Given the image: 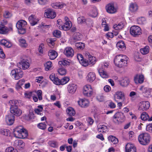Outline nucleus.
I'll return each mask as SVG.
<instances>
[{"instance_id": "2f4dec72", "label": "nucleus", "mask_w": 152, "mask_h": 152, "mask_svg": "<svg viewBox=\"0 0 152 152\" xmlns=\"http://www.w3.org/2000/svg\"><path fill=\"white\" fill-rule=\"evenodd\" d=\"M129 9L132 12H135L138 9V6L136 3H132L130 4Z\"/></svg>"}, {"instance_id": "cd10ccee", "label": "nucleus", "mask_w": 152, "mask_h": 152, "mask_svg": "<svg viewBox=\"0 0 152 152\" xmlns=\"http://www.w3.org/2000/svg\"><path fill=\"white\" fill-rule=\"evenodd\" d=\"M140 90L142 91L143 96L146 97H148L150 95V92L148 89L146 87H145L143 86L141 87L140 89Z\"/></svg>"}, {"instance_id": "37998d69", "label": "nucleus", "mask_w": 152, "mask_h": 152, "mask_svg": "<svg viewBox=\"0 0 152 152\" xmlns=\"http://www.w3.org/2000/svg\"><path fill=\"white\" fill-rule=\"evenodd\" d=\"M129 83V80L127 78H124L121 83V85L124 87L127 86Z\"/></svg>"}, {"instance_id": "052dcab7", "label": "nucleus", "mask_w": 152, "mask_h": 152, "mask_svg": "<svg viewBox=\"0 0 152 152\" xmlns=\"http://www.w3.org/2000/svg\"><path fill=\"white\" fill-rule=\"evenodd\" d=\"M77 21L78 23H82L85 22L86 20L83 17L80 16L78 18Z\"/></svg>"}, {"instance_id": "c03bdc74", "label": "nucleus", "mask_w": 152, "mask_h": 152, "mask_svg": "<svg viewBox=\"0 0 152 152\" xmlns=\"http://www.w3.org/2000/svg\"><path fill=\"white\" fill-rule=\"evenodd\" d=\"M149 49V46H146L143 48L141 49L140 50V52L142 54L145 55L148 53Z\"/></svg>"}, {"instance_id": "e433bc0d", "label": "nucleus", "mask_w": 152, "mask_h": 152, "mask_svg": "<svg viewBox=\"0 0 152 152\" xmlns=\"http://www.w3.org/2000/svg\"><path fill=\"white\" fill-rule=\"evenodd\" d=\"M107 130V127L104 125L98 126L97 131L99 132H104Z\"/></svg>"}, {"instance_id": "ea45409f", "label": "nucleus", "mask_w": 152, "mask_h": 152, "mask_svg": "<svg viewBox=\"0 0 152 152\" xmlns=\"http://www.w3.org/2000/svg\"><path fill=\"white\" fill-rule=\"evenodd\" d=\"M25 82V80L23 79L20 80L16 84V89L18 90L21 88V86L24 84Z\"/></svg>"}, {"instance_id": "774afa93", "label": "nucleus", "mask_w": 152, "mask_h": 152, "mask_svg": "<svg viewBox=\"0 0 152 152\" xmlns=\"http://www.w3.org/2000/svg\"><path fill=\"white\" fill-rule=\"evenodd\" d=\"M104 89L105 92H108L111 90V88L109 86L106 85L104 86Z\"/></svg>"}, {"instance_id": "8fccbe9b", "label": "nucleus", "mask_w": 152, "mask_h": 152, "mask_svg": "<svg viewBox=\"0 0 152 152\" xmlns=\"http://www.w3.org/2000/svg\"><path fill=\"white\" fill-rule=\"evenodd\" d=\"M48 144L49 145L53 148H57L58 146V142L55 141H50L48 142Z\"/></svg>"}, {"instance_id": "72a5a7b5", "label": "nucleus", "mask_w": 152, "mask_h": 152, "mask_svg": "<svg viewBox=\"0 0 152 152\" xmlns=\"http://www.w3.org/2000/svg\"><path fill=\"white\" fill-rule=\"evenodd\" d=\"M108 140L113 143V144H116L118 143V139L115 137L113 135H110L108 137Z\"/></svg>"}, {"instance_id": "4be33fe9", "label": "nucleus", "mask_w": 152, "mask_h": 152, "mask_svg": "<svg viewBox=\"0 0 152 152\" xmlns=\"http://www.w3.org/2000/svg\"><path fill=\"white\" fill-rule=\"evenodd\" d=\"M79 105L82 107H86L88 106L89 102L87 99H81L78 101Z\"/></svg>"}, {"instance_id": "a211bd4d", "label": "nucleus", "mask_w": 152, "mask_h": 152, "mask_svg": "<svg viewBox=\"0 0 152 152\" xmlns=\"http://www.w3.org/2000/svg\"><path fill=\"white\" fill-rule=\"evenodd\" d=\"M10 109L12 114H13L15 115L19 116L22 113V110L17 107H15L14 108L10 107Z\"/></svg>"}, {"instance_id": "338daca9", "label": "nucleus", "mask_w": 152, "mask_h": 152, "mask_svg": "<svg viewBox=\"0 0 152 152\" xmlns=\"http://www.w3.org/2000/svg\"><path fill=\"white\" fill-rule=\"evenodd\" d=\"M16 107H17L18 106H21L23 105V103L22 101L20 100H15Z\"/></svg>"}, {"instance_id": "4c0bfd02", "label": "nucleus", "mask_w": 152, "mask_h": 152, "mask_svg": "<svg viewBox=\"0 0 152 152\" xmlns=\"http://www.w3.org/2000/svg\"><path fill=\"white\" fill-rule=\"evenodd\" d=\"M82 38V36L79 33H76L74 34L73 39L74 42L76 41L80 40Z\"/></svg>"}, {"instance_id": "7c9ffc66", "label": "nucleus", "mask_w": 152, "mask_h": 152, "mask_svg": "<svg viewBox=\"0 0 152 152\" xmlns=\"http://www.w3.org/2000/svg\"><path fill=\"white\" fill-rule=\"evenodd\" d=\"M52 7L55 9H61L66 6L65 4L62 3H56L51 4Z\"/></svg>"}, {"instance_id": "b1692460", "label": "nucleus", "mask_w": 152, "mask_h": 152, "mask_svg": "<svg viewBox=\"0 0 152 152\" xmlns=\"http://www.w3.org/2000/svg\"><path fill=\"white\" fill-rule=\"evenodd\" d=\"M77 88V85L75 84H70L67 87L68 92L72 94H74Z\"/></svg>"}, {"instance_id": "69168bd1", "label": "nucleus", "mask_w": 152, "mask_h": 152, "mask_svg": "<svg viewBox=\"0 0 152 152\" xmlns=\"http://www.w3.org/2000/svg\"><path fill=\"white\" fill-rule=\"evenodd\" d=\"M146 130L150 132H152V124H149L147 126Z\"/></svg>"}, {"instance_id": "603ef678", "label": "nucleus", "mask_w": 152, "mask_h": 152, "mask_svg": "<svg viewBox=\"0 0 152 152\" xmlns=\"http://www.w3.org/2000/svg\"><path fill=\"white\" fill-rule=\"evenodd\" d=\"M58 64L61 66H66L69 64V62L66 60L64 59L58 62Z\"/></svg>"}, {"instance_id": "4468645a", "label": "nucleus", "mask_w": 152, "mask_h": 152, "mask_svg": "<svg viewBox=\"0 0 152 152\" xmlns=\"http://www.w3.org/2000/svg\"><path fill=\"white\" fill-rule=\"evenodd\" d=\"M56 12L51 9H47L44 13L45 17L51 19H53L56 17Z\"/></svg>"}, {"instance_id": "473e14b6", "label": "nucleus", "mask_w": 152, "mask_h": 152, "mask_svg": "<svg viewBox=\"0 0 152 152\" xmlns=\"http://www.w3.org/2000/svg\"><path fill=\"white\" fill-rule=\"evenodd\" d=\"M117 48L121 50H123L126 49V47L124 42L123 41L118 42L116 44Z\"/></svg>"}, {"instance_id": "09e8293b", "label": "nucleus", "mask_w": 152, "mask_h": 152, "mask_svg": "<svg viewBox=\"0 0 152 152\" xmlns=\"http://www.w3.org/2000/svg\"><path fill=\"white\" fill-rule=\"evenodd\" d=\"M141 118L143 121L148 120V118H149V115L147 113L144 112L141 114Z\"/></svg>"}, {"instance_id": "0e129e2a", "label": "nucleus", "mask_w": 152, "mask_h": 152, "mask_svg": "<svg viewBox=\"0 0 152 152\" xmlns=\"http://www.w3.org/2000/svg\"><path fill=\"white\" fill-rule=\"evenodd\" d=\"M42 91L40 90H38L37 92V94L38 97V98L39 100H41L42 99Z\"/></svg>"}, {"instance_id": "c756f323", "label": "nucleus", "mask_w": 152, "mask_h": 152, "mask_svg": "<svg viewBox=\"0 0 152 152\" xmlns=\"http://www.w3.org/2000/svg\"><path fill=\"white\" fill-rule=\"evenodd\" d=\"M48 55L50 59L53 60L57 56V53L54 50H50L48 53Z\"/></svg>"}, {"instance_id": "de8ad7c7", "label": "nucleus", "mask_w": 152, "mask_h": 152, "mask_svg": "<svg viewBox=\"0 0 152 152\" xmlns=\"http://www.w3.org/2000/svg\"><path fill=\"white\" fill-rule=\"evenodd\" d=\"M145 18L144 17H141L137 19V22L138 24L142 25L145 23Z\"/></svg>"}, {"instance_id": "ddd939ff", "label": "nucleus", "mask_w": 152, "mask_h": 152, "mask_svg": "<svg viewBox=\"0 0 152 152\" xmlns=\"http://www.w3.org/2000/svg\"><path fill=\"white\" fill-rule=\"evenodd\" d=\"M85 55L86 58L88 59L86 60V62H88V65L91 64H94L95 63L96 58L95 57L90 55V53L87 51L85 52Z\"/></svg>"}, {"instance_id": "6e6d98bb", "label": "nucleus", "mask_w": 152, "mask_h": 152, "mask_svg": "<svg viewBox=\"0 0 152 152\" xmlns=\"http://www.w3.org/2000/svg\"><path fill=\"white\" fill-rule=\"evenodd\" d=\"M53 34L54 37L59 38L61 36V32L59 30H55L53 31Z\"/></svg>"}, {"instance_id": "c85d7f7f", "label": "nucleus", "mask_w": 152, "mask_h": 152, "mask_svg": "<svg viewBox=\"0 0 152 152\" xmlns=\"http://www.w3.org/2000/svg\"><path fill=\"white\" fill-rule=\"evenodd\" d=\"M87 81L90 82H92L96 78V75L93 72L89 73L87 77Z\"/></svg>"}, {"instance_id": "13d9d810", "label": "nucleus", "mask_w": 152, "mask_h": 152, "mask_svg": "<svg viewBox=\"0 0 152 152\" xmlns=\"http://www.w3.org/2000/svg\"><path fill=\"white\" fill-rule=\"evenodd\" d=\"M96 99L100 102H102L104 100V96L102 94H99L97 96Z\"/></svg>"}, {"instance_id": "39448f33", "label": "nucleus", "mask_w": 152, "mask_h": 152, "mask_svg": "<svg viewBox=\"0 0 152 152\" xmlns=\"http://www.w3.org/2000/svg\"><path fill=\"white\" fill-rule=\"evenodd\" d=\"M27 24L26 22L24 20H20L18 21L16 24V27L20 34H24L26 32L25 26Z\"/></svg>"}, {"instance_id": "79ce46f5", "label": "nucleus", "mask_w": 152, "mask_h": 152, "mask_svg": "<svg viewBox=\"0 0 152 152\" xmlns=\"http://www.w3.org/2000/svg\"><path fill=\"white\" fill-rule=\"evenodd\" d=\"M67 114L70 116H74L75 114V112L72 107H69L66 110Z\"/></svg>"}, {"instance_id": "1a4fd4ad", "label": "nucleus", "mask_w": 152, "mask_h": 152, "mask_svg": "<svg viewBox=\"0 0 152 152\" xmlns=\"http://www.w3.org/2000/svg\"><path fill=\"white\" fill-rule=\"evenodd\" d=\"M130 33L134 37L140 35L141 34V28L137 26H132L130 28Z\"/></svg>"}, {"instance_id": "0eeeda50", "label": "nucleus", "mask_w": 152, "mask_h": 152, "mask_svg": "<svg viewBox=\"0 0 152 152\" xmlns=\"http://www.w3.org/2000/svg\"><path fill=\"white\" fill-rule=\"evenodd\" d=\"M11 75L15 80H18L23 77V72L20 69H16L11 71Z\"/></svg>"}, {"instance_id": "f257e3e1", "label": "nucleus", "mask_w": 152, "mask_h": 152, "mask_svg": "<svg viewBox=\"0 0 152 152\" xmlns=\"http://www.w3.org/2000/svg\"><path fill=\"white\" fill-rule=\"evenodd\" d=\"M128 58L125 55H117L114 59V63L116 66L119 67L126 66L128 63Z\"/></svg>"}, {"instance_id": "f3484780", "label": "nucleus", "mask_w": 152, "mask_h": 152, "mask_svg": "<svg viewBox=\"0 0 152 152\" xmlns=\"http://www.w3.org/2000/svg\"><path fill=\"white\" fill-rule=\"evenodd\" d=\"M126 152H136V149L134 145L131 143H128L125 146Z\"/></svg>"}, {"instance_id": "6e6552de", "label": "nucleus", "mask_w": 152, "mask_h": 152, "mask_svg": "<svg viewBox=\"0 0 152 152\" xmlns=\"http://www.w3.org/2000/svg\"><path fill=\"white\" fill-rule=\"evenodd\" d=\"M17 66L20 69L25 70L29 66L28 61L27 59H21L20 61L17 63Z\"/></svg>"}, {"instance_id": "3c124183", "label": "nucleus", "mask_w": 152, "mask_h": 152, "mask_svg": "<svg viewBox=\"0 0 152 152\" xmlns=\"http://www.w3.org/2000/svg\"><path fill=\"white\" fill-rule=\"evenodd\" d=\"M75 46L77 48L79 49H83L85 47V45L81 42H79L75 44Z\"/></svg>"}, {"instance_id": "dca6fc26", "label": "nucleus", "mask_w": 152, "mask_h": 152, "mask_svg": "<svg viewBox=\"0 0 152 152\" xmlns=\"http://www.w3.org/2000/svg\"><path fill=\"white\" fill-rule=\"evenodd\" d=\"M64 54L68 57H72L74 55V52L73 49L71 47H67L64 49Z\"/></svg>"}, {"instance_id": "f8f14e48", "label": "nucleus", "mask_w": 152, "mask_h": 152, "mask_svg": "<svg viewBox=\"0 0 152 152\" xmlns=\"http://www.w3.org/2000/svg\"><path fill=\"white\" fill-rule=\"evenodd\" d=\"M12 24H9V27L5 26L2 24H0V34H5L10 31H12Z\"/></svg>"}, {"instance_id": "aec40b11", "label": "nucleus", "mask_w": 152, "mask_h": 152, "mask_svg": "<svg viewBox=\"0 0 152 152\" xmlns=\"http://www.w3.org/2000/svg\"><path fill=\"white\" fill-rule=\"evenodd\" d=\"M107 12L110 13H114L116 12L117 9L114 7L113 4H109L106 7Z\"/></svg>"}, {"instance_id": "9d476101", "label": "nucleus", "mask_w": 152, "mask_h": 152, "mask_svg": "<svg viewBox=\"0 0 152 152\" xmlns=\"http://www.w3.org/2000/svg\"><path fill=\"white\" fill-rule=\"evenodd\" d=\"M83 93L85 96H91L93 94V91L91 86L89 85L85 86L83 88Z\"/></svg>"}, {"instance_id": "a878e982", "label": "nucleus", "mask_w": 152, "mask_h": 152, "mask_svg": "<svg viewBox=\"0 0 152 152\" xmlns=\"http://www.w3.org/2000/svg\"><path fill=\"white\" fill-rule=\"evenodd\" d=\"M71 21L69 22H65L64 24L61 26H59V28L61 30H63L64 31L68 30L70 28L71 26Z\"/></svg>"}, {"instance_id": "a19ab883", "label": "nucleus", "mask_w": 152, "mask_h": 152, "mask_svg": "<svg viewBox=\"0 0 152 152\" xmlns=\"http://www.w3.org/2000/svg\"><path fill=\"white\" fill-rule=\"evenodd\" d=\"M45 70L48 71L51 70L53 68L52 62L50 61H48L45 64Z\"/></svg>"}, {"instance_id": "4d7b16f0", "label": "nucleus", "mask_w": 152, "mask_h": 152, "mask_svg": "<svg viewBox=\"0 0 152 152\" xmlns=\"http://www.w3.org/2000/svg\"><path fill=\"white\" fill-rule=\"evenodd\" d=\"M43 110V107L41 106H39L38 108L35 110V113L38 115H41V113H40Z\"/></svg>"}, {"instance_id": "7ed1b4c3", "label": "nucleus", "mask_w": 152, "mask_h": 152, "mask_svg": "<svg viewBox=\"0 0 152 152\" xmlns=\"http://www.w3.org/2000/svg\"><path fill=\"white\" fill-rule=\"evenodd\" d=\"M49 78L53 83L56 85H64L69 80V79L67 77H65L60 80L54 74H51Z\"/></svg>"}, {"instance_id": "9b49d317", "label": "nucleus", "mask_w": 152, "mask_h": 152, "mask_svg": "<svg viewBox=\"0 0 152 152\" xmlns=\"http://www.w3.org/2000/svg\"><path fill=\"white\" fill-rule=\"evenodd\" d=\"M114 100L117 102L121 100L124 101L125 99L124 94L121 91L116 92L114 95Z\"/></svg>"}, {"instance_id": "5fc2aeb1", "label": "nucleus", "mask_w": 152, "mask_h": 152, "mask_svg": "<svg viewBox=\"0 0 152 152\" xmlns=\"http://www.w3.org/2000/svg\"><path fill=\"white\" fill-rule=\"evenodd\" d=\"M5 152H18V151L13 147L10 146L6 148Z\"/></svg>"}, {"instance_id": "c9c22d12", "label": "nucleus", "mask_w": 152, "mask_h": 152, "mask_svg": "<svg viewBox=\"0 0 152 152\" xmlns=\"http://www.w3.org/2000/svg\"><path fill=\"white\" fill-rule=\"evenodd\" d=\"M1 44L4 45L6 47L10 48L11 47L12 45L11 43L5 39H2L0 42Z\"/></svg>"}, {"instance_id": "58836bf2", "label": "nucleus", "mask_w": 152, "mask_h": 152, "mask_svg": "<svg viewBox=\"0 0 152 152\" xmlns=\"http://www.w3.org/2000/svg\"><path fill=\"white\" fill-rule=\"evenodd\" d=\"M124 26V24L123 23L121 22L118 24H116L114 25L113 28L114 29L117 30H120L122 29Z\"/></svg>"}, {"instance_id": "2eb2a0df", "label": "nucleus", "mask_w": 152, "mask_h": 152, "mask_svg": "<svg viewBox=\"0 0 152 152\" xmlns=\"http://www.w3.org/2000/svg\"><path fill=\"white\" fill-rule=\"evenodd\" d=\"M139 109L140 110H146L149 108L150 103L147 101H142L139 103Z\"/></svg>"}, {"instance_id": "e2e57ef3", "label": "nucleus", "mask_w": 152, "mask_h": 152, "mask_svg": "<svg viewBox=\"0 0 152 152\" xmlns=\"http://www.w3.org/2000/svg\"><path fill=\"white\" fill-rule=\"evenodd\" d=\"M9 103L10 105V107H16L15 100H10L9 101Z\"/></svg>"}, {"instance_id": "f03ea898", "label": "nucleus", "mask_w": 152, "mask_h": 152, "mask_svg": "<svg viewBox=\"0 0 152 152\" xmlns=\"http://www.w3.org/2000/svg\"><path fill=\"white\" fill-rule=\"evenodd\" d=\"M14 134L15 137L18 138H25L28 136L27 131L22 126L16 127L14 131Z\"/></svg>"}, {"instance_id": "680f3d73", "label": "nucleus", "mask_w": 152, "mask_h": 152, "mask_svg": "<svg viewBox=\"0 0 152 152\" xmlns=\"http://www.w3.org/2000/svg\"><path fill=\"white\" fill-rule=\"evenodd\" d=\"M0 133L2 135L6 136H8L9 131L7 129H1L0 131Z\"/></svg>"}, {"instance_id": "f704fd0d", "label": "nucleus", "mask_w": 152, "mask_h": 152, "mask_svg": "<svg viewBox=\"0 0 152 152\" xmlns=\"http://www.w3.org/2000/svg\"><path fill=\"white\" fill-rule=\"evenodd\" d=\"M98 72L102 78H107L108 77L107 74L103 69L100 68L98 70Z\"/></svg>"}, {"instance_id": "49530a36", "label": "nucleus", "mask_w": 152, "mask_h": 152, "mask_svg": "<svg viewBox=\"0 0 152 152\" xmlns=\"http://www.w3.org/2000/svg\"><path fill=\"white\" fill-rule=\"evenodd\" d=\"M20 45L23 48H26L27 46V44L25 40L23 38L19 39Z\"/></svg>"}, {"instance_id": "412c9836", "label": "nucleus", "mask_w": 152, "mask_h": 152, "mask_svg": "<svg viewBox=\"0 0 152 152\" xmlns=\"http://www.w3.org/2000/svg\"><path fill=\"white\" fill-rule=\"evenodd\" d=\"M29 21L32 26H34L37 24L39 21L38 19L34 15H31L28 18Z\"/></svg>"}, {"instance_id": "6ab92c4d", "label": "nucleus", "mask_w": 152, "mask_h": 152, "mask_svg": "<svg viewBox=\"0 0 152 152\" xmlns=\"http://www.w3.org/2000/svg\"><path fill=\"white\" fill-rule=\"evenodd\" d=\"M14 116L12 114L8 115L6 116V122L8 125H12L14 122Z\"/></svg>"}, {"instance_id": "bb28decb", "label": "nucleus", "mask_w": 152, "mask_h": 152, "mask_svg": "<svg viewBox=\"0 0 152 152\" xmlns=\"http://www.w3.org/2000/svg\"><path fill=\"white\" fill-rule=\"evenodd\" d=\"M14 146L17 148L18 149L22 148L25 145V143L22 140H16L14 143Z\"/></svg>"}, {"instance_id": "864d4df0", "label": "nucleus", "mask_w": 152, "mask_h": 152, "mask_svg": "<svg viewBox=\"0 0 152 152\" xmlns=\"http://www.w3.org/2000/svg\"><path fill=\"white\" fill-rule=\"evenodd\" d=\"M58 72L60 75H63L66 74V71L65 69L61 68L58 69Z\"/></svg>"}, {"instance_id": "bf43d9fd", "label": "nucleus", "mask_w": 152, "mask_h": 152, "mask_svg": "<svg viewBox=\"0 0 152 152\" xmlns=\"http://www.w3.org/2000/svg\"><path fill=\"white\" fill-rule=\"evenodd\" d=\"M38 127L40 129L45 130L46 128V124L44 123H40L38 124Z\"/></svg>"}, {"instance_id": "20e7f679", "label": "nucleus", "mask_w": 152, "mask_h": 152, "mask_svg": "<svg viewBox=\"0 0 152 152\" xmlns=\"http://www.w3.org/2000/svg\"><path fill=\"white\" fill-rule=\"evenodd\" d=\"M150 136L147 133H142L140 134L138 138L140 143L143 145H146L148 144L150 141Z\"/></svg>"}, {"instance_id": "423d86ee", "label": "nucleus", "mask_w": 152, "mask_h": 152, "mask_svg": "<svg viewBox=\"0 0 152 152\" xmlns=\"http://www.w3.org/2000/svg\"><path fill=\"white\" fill-rule=\"evenodd\" d=\"M125 117L123 113L118 112L115 114L113 117V121L115 123L119 124L124 121Z\"/></svg>"}, {"instance_id": "5701e85b", "label": "nucleus", "mask_w": 152, "mask_h": 152, "mask_svg": "<svg viewBox=\"0 0 152 152\" xmlns=\"http://www.w3.org/2000/svg\"><path fill=\"white\" fill-rule=\"evenodd\" d=\"M77 58L80 63L82 66H88V62H86V60L83 59V56L81 54H78Z\"/></svg>"}, {"instance_id": "393cba45", "label": "nucleus", "mask_w": 152, "mask_h": 152, "mask_svg": "<svg viewBox=\"0 0 152 152\" xmlns=\"http://www.w3.org/2000/svg\"><path fill=\"white\" fill-rule=\"evenodd\" d=\"M144 76L142 75H137L134 77V80L136 84L142 83L144 81Z\"/></svg>"}, {"instance_id": "a18cd8bd", "label": "nucleus", "mask_w": 152, "mask_h": 152, "mask_svg": "<svg viewBox=\"0 0 152 152\" xmlns=\"http://www.w3.org/2000/svg\"><path fill=\"white\" fill-rule=\"evenodd\" d=\"M3 17L6 18H11L12 15V13L9 11L6 10L3 12Z\"/></svg>"}]
</instances>
